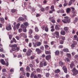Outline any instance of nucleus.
Segmentation results:
<instances>
[{
  "label": "nucleus",
  "instance_id": "24",
  "mask_svg": "<svg viewBox=\"0 0 78 78\" xmlns=\"http://www.w3.org/2000/svg\"><path fill=\"white\" fill-rule=\"evenodd\" d=\"M34 37L35 39H37V40H38L39 39V36L38 35H36L34 36Z\"/></svg>",
  "mask_w": 78,
  "mask_h": 78
},
{
  "label": "nucleus",
  "instance_id": "21",
  "mask_svg": "<svg viewBox=\"0 0 78 78\" xmlns=\"http://www.w3.org/2000/svg\"><path fill=\"white\" fill-rule=\"evenodd\" d=\"M55 73H60V72H61V71L59 69H57L55 70Z\"/></svg>",
  "mask_w": 78,
  "mask_h": 78
},
{
  "label": "nucleus",
  "instance_id": "57",
  "mask_svg": "<svg viewBox=\"0 0 78 78\" xmlns=\"http://www.w3.org/2000/svg\"><path fill=\"white\" fill-rule=\"evenodd\" d=\"M45 9H46V11H48L49 9V7L48 6H47L45 8Z\"/></svg>",
  "mask_w": 78,
  "mask_h": 78
},
{
  "label": "nucleus",
  "instance_id": "36",
  "mask_svg": "<svg viewBox=\"0 0 78 78\" xmlns=\"http://www.w3.org/2000/svg\"><path fill=\"white\" fill-rule=\"evenodd\" d=\"M23 24L26 27H28V24L27 22L23 23Z\"/></svg>",
  "mask_w": 78,
  "mask_h": 78
},
{
  "label": "nucleus",
  "instance_id": "8",
  "mask_svg": "<svg viewBox=\"0 0 78 78\" xmlns=\"http://www.w3.org/2000/svg\"><path fill=\"white\" fill-rule=\"evenodd\" d=\"M6 29L8 31H10L12 29L11 26L9 25L8 26L6 27Z\"/></svg>",
  "mask_w": 78,
  "mask_h": 78
},
{
  "label": "nucleus",
  "instance_id": "13",
  "mask_svg": "<svg viewBox=\"0 0 78 78\" xmlns=\"http://www.w3.org/2000/svg\"><path fill=\"white\" fill-rule=\"evenodd\" d=\"M43 62V64L44 66H46L47 65V62L45 61V59H43L42 61Z\"/></svg>",
  "mask_w": 78,
  "mask_h": 78
},
{
  "label": "nucleus",
  "instance_id": "58",
  "mask_svg": "<svg viewBox=\"0 0 78 78\" xmlns=\"http://www.w3.org/2000/svg\"><path fill=\"white\" fill-rule=\"evenodd\" d=\"M35 61H36L37 63H39V59L38 58L36 59Z\"/></svg>",
  "mask_w": 78,
  "mask_h": 78
},
{
  "label": "nucleus",
  "instance_id": "17",
  "mask_svg": "<svg viewBox=\"0 0 78 78\" xmlns=\"http://www.w3.org/2000/svg\"><path fill=\"white\" fill-rule=\"evenodd\" d=\"M1 22L3 24L5 23V19L3 18H1L0 19Z\"/></svg>",
  "mask_w": 78,
  "mask_h": 78
},
{
  "label": "nucleus",
  "instance_id": "37",
  "mask_svg": "<svg viewBox=\"0 0 78 78\" xmlns=\"http://www.w3.org/2000/svg\"><path fill=\"white\" fill-rule=\"evenodd\" d=\"M45 53L46 55H48V54H51L50 51H45Z\"/></svg>",
  "mask_w": 78,
  "mask_h": 78
},
{
  "label": "nucleus",
  "instance_id": "33",
  "mask_svg": "<svg viewBox=\"0 0 78 78\" xmlns=\"http://www.w3.org/2000/svg\"><path fill=\"white\" fill-rule=\"evenodd\" d=\"M63 51L64 52H69V49L67 48H64Z\"/></svg>",
  "mask_w": 78,
  "mask_h": 78
},
{
  "label": "nucleus",
  "instance_id": "51",
  "mask_svg": "<svg viewBox=\"0 0 78 78\" xmlns=\"http://www.w3.org/2000/svg\"><path fill=\"white\" fill-rule=\"evenodd\" d=\"M12 40L13 41V42H15V43H16V42H17L16 40V39H15L14 38H12Z\"/></svg>",
  "mask_w": 78,
  "mask_h": 78
},
{
  "label": "nucleus",
  "instance_id": "46",
  "mask_svg": "<svg viewBox=\"0 0 78 78\" xmlns=\"http://www.w3.org/2000/svg\"><path fill=\"white\" fill-rule=\"evenodd\" d=\"M40 49L41 50H44V47L43 46H41L40 47Z\"/></svg>",
  "mask_w": 78,
  "mask_h": 78
},
{
  "label": "nucleus",
  "instance_id": "56",
  "mask_svg": "<svg viewBox=\"0 0 78 78\" xmlns=\"http://www.w3.org/2000/svg\"><path fill=\"white\" fill-rule=\"evenodd\" d=\"M61 13H64L65 12L64 11V10L63 9H62L61 10H60Z\"/></svg>",
  "mask_w": 78,
  "mask_h": 78
},
{
  "label": "nucleus",
  "instance_id": "10",
  "mask_svg": "<svg viewBox=\"0 0 78 78\" xmlns=\"http://www.w3.org/2000/svg\"><path fill=\"white\" fill-rule=\"evenodd\" d=\"M60 27H61V26L59 25H55V30H60Z\"/></svg>",
  "mask_w": 78,
  "mask_h": 78
},
{
  "label": "nucleus",
  "instance_id": "15",
  "mask_svg": "<svg viewBox=\"0 0 78 78\" xmlns=\"http://www.w3.org/2000/svg\"><path fill=\"white\" fill-rule=\"evenodd\" d=\"M50 58H51V55H50L46 56L45 59L46 60H50Z\"/></svg>",
  "mask_w": 78,
  "mask_h": 78
},
{
  "label": "nucleus",
  "instance_id": "32",
  "mask_svg": "<svg viewBox=\"0 0 78 78\" xmlns=\"http://www.w3.org/2000/svg\"><path fill=\"white\" fill-rule=\"evenodd\" d=\"M55 7H54V5H52L51 7V10H52L53 11H55V10L54 9Z\"/></svg>",
  "mask_w": 78,
  "mask_h": 78
},
{
  "label": "nucleus",
  "instance_id": "5",
  "mask_svg": "<svg viewBox=\"0 0 78 78\" xmlns=\"http://www.w3.org/2000/svg\"><path fill=\"white\" fill-rule=\"evenodd\" d=\"M32 52V50H31L30 49H29L26 52L27 56H30Z\"/></svg>",
  "mask_w": 78,
  "mask_h": 78
},
{
  "label": "nucleus",
  "instance_id": "26",
  "mask_svg": "<svg viewBox=\"0 0 78 78\" xmlns=\"http://www.w3.org/2000/svg\"><path fill=\"white\" fill-rule=\"evenodd\" d=\"M26 70L27 72H30V68L29 66H27L26 67Z\"/></svg>",
  "mask_w": 78,
  "mask_h": 78
},
{
  "label": "nucleus",
  "instance_id": "2",
  "mask_svg": "<svg viewBox=\"0 0 78 78\" xmlns=\"http://www.w3.org/2000/svg\"><path fill=\"white\" fill-rule=\"evenodd\" d=\"M33 44H34V47H39L40 45H41V42L40 41H37L35 42L34 44V43L33 42Z\"/></svg>",
  "mask_w": 78,
  "mask_h": 78
},
{
  "label": "nucleus",
  "instance_id": "25",
  "mask_svg": "<svg viewBox=\"0 0 78 78\" xmlns=\"http://www.w3.org/2000/svg\"><path fill=\"white\" fill-rule=\"evenodd\" d=\"M18 20L19 21H23L24 20V18L22 17H20L19 18Z\"/></svg>",
  "mask_w": 78,
  "mask_h": 78
},
{
  "label": "nucleus",
  "instance_id": "60",
  "mask_svg": "<svg viewBox=\"0 0 78 78\" xmlns=\"http://www.w3.org/2000/svg\"><path fill=\"white\" fill-rule=\"evenodd\" d=\"M29 40L27 38L25 40V41L27 42V43H28V42Z\"/></svg>",
  "mask_w": 78,
  "mask_h": 78
},
{
  "label": "nucleus",
  "instance_id": "63",
  "mask_svg": "<svg viewBox=\"0 0 78 78\" xmlns=\"http://www.w3.org/2000/svg\"><path fill=\"white\" fill-rule=\"evenodd\" d=\"M27 50L26 49L24 48L23 50V51L25 53L26 52Z\"/></svg>",
  "mask_w": 78,
  "mask_h": 78
},
{
  "label": "nucleus",
  "instance_id": "1",
  "mask_svg": "<svg viewBox=\"0 0 78 78\" xmlns=\"http://www.w3.org/2000/svg\"><path fill=\"white\" fill-rule=\"evenodd\" d=\"M64 20H62V21L64 23H70V19L68 16H65L64 17Z\"/></svg>",
  "mask_w": 78,
  "mask_h": 78
},
{
  "label": "nucleus",
  "instance_id": "35",
  "mask_svg": "<svg viewBox=\"0 0 78 78\" xmlns=\"http://www.w3.org/2000/svg\"><path fill=\"white\" fill-rule=\"evenodd\" d=\"M34 30L35 31H36V32H38V31H39V29H38V27H36L35 28H34Z\"/></svg>",
  "mask_w": 78,
  "mask_h": 78
},
{
  "label": "nucleus",
  "instance_id": "31",
  "mask_svg": "<svg viewBox=\"0 0 78 78\" xmlns=\"http://www.w3.org/2000/svg\"><path fill=\"white\" fill-rule=\"evenodd\" d=\"M20 25V23H17L16 25V28L17 30L19 28V27Z\"/></svg>",
  "mask_w": 78,
  "mask_h": 78
},
{
  "label": "nucleus",
  "instance_id": "45",
  "mask_svg": "<svg viewBox=\"0 0 78 78\" xmlns=\"http://www.w3.org/2000/svg\"><path fill=\"white\" fill-rule=\"evenodd\" d=\"M11 12L12 13H14V12H16V10H15V9H12Z\"/></svg>",
  "mask_w": 78,
  "mask_h": 78
},
{
  "label": "nucleus",
  "instance_id": "54",
  "mask_svg": "<svg viewBox=\"0 0 78 78\" xmlns=\"http://www.w3.org/2000/svg\"><path fill=\"white\" fill-rule=\"evenodd\" d=\"M19 33H21L22 31V29L21 28L19 29L18 30Z\"/></svg>",
  "mask_w": 78,
  "mask_h": 78
},
{
  "label": "nucleus",
  "instance_id": "52",
  "mask_svg": "<svg viewBox=\"0 0 78 78\" xmlns=\"http://www.w3.org/2000/svg\"><path fill=\"white\" fill-rule=\"evenodd\" d=\"M37 72H41V69L40 68L37 69Z\"/></svg>",
  "mask_w": 78,
  "mask_h": 78
},
{
  "label": "nucleus",
  "instance_id": "16",
  "mask_svg": "<svg viewBox=\"0 0 78 78\" xmlns=\"http://www.w3.org/2000/svg\"><path fill=\"white\" fill-rule=\"evenodd\" d=\"M59 64L60 66H62L65 65V63L63 62L62 61H60L59 62Z\"/></svg>",
  "mask_w": 78,
  "mask_h": 78
},
{
  "label": "nucleus",
  "instance_id": "55",
  "mask_svg": "<svg viewBox=\"0 0 78 78\" xmlns=\"http://www.w3.org/2000/svg\"><path fill=\"white\" fill-rule=\"evenodd\" d=\"M32 46V44L31 43H30L29 44V47H31Z\"/></svg>",
  "mask_w": 78,
  "mask_h": 78
},
{
  "label": "nucleus",
  "instance_id": "42",
  "mask_svg": "<svg viewBox=\"0 0 78 78\" xmlns=\"http://www.w3.org/2000/svg\"><path fill=\"white\" fill-rule=\"evenodd\" d=\"M37 77L38 78H41L42 77V75L40 74H38L37 75Z\"/></svg>",
  "mask_w": 78,
  "mask_h": 78
},
{
  "label": "nucleus",
  "instance_id": "38",
  "mask_svg": "<svg viewBox=\"0 0 78 78\" xmlns=\"http://www.w3.org/2000/svg\"><path fill=\"white\" fill-rule=\"evenodd\" d=\"M55 77L56 78H59V75L58 74H56L55 75Z\"/></svg>",
  "mask_w": 78,
  "mask_h": 78
},
{
  "label": "nucleus",
  "instance_id": "50",
  "mask_svg": "<svg viewBox=\"0 0 78 78\" xmlns=\"http://www.w3.org/2000/svg\"><path fill=\"white\" fill-rule=\"evenodd\" d=\"M60 44H64V41L62 40H61L60 41Z\"/></svg>",
  "mask_w": 78,
  "mask_h": 78
},
{
  "label": "nucleus",
  "instance_id": "23",
  "mask_svg": "<svg viewBox=\"0 0 78 78\" xmlns=\"http://www.w3.org/2000/svg\"><path fill=\"white\" fill-rule=\"evenodd\" d=\"M61 35H65L66 34V32L64 30H62L60 32Z\"/></svg>",
  "mask_w": 78,
  "mask_h": 78
},
{
  "label": "nucleus",
  "instance_id": "20",
  "mask_svg": "<svg viewBox=\"0 0 78 78\" xmlns=\"http://www.w3.org/2000/svg\"><path fill=\"white\" fill-rule=\"evenodd\" d=\"M55 54L56 56H58L59 55V51L58 50H56L55 52Z\"/></svg>",
  "mask_w": 78,
  "mask_h": 78
},
{
  "label": "nucleus",
  "instance_id": "4",
  "mask_svg": "<svg viewBox=\"0 0 78 78\" xmlns=\"http://www.w3.org/2000/svg\"><path fill=\"white\" fill-rule=\"evenodd\" d=\"M21 28H22L23 30V31L24 33H27L26 27H25L23 24H22L20 26Z\"/></svg>",
  "mask_w": 78,
  "mask_h": 78
},
{
  "label": "nucleus",
  "instance_id": "40",
  "mask_svg": "<svg viewBox=\"0 0 78 78\" xmlns=\"http://www.w3.org/2000/svg\"><path fill=\"white\" fill-rule=\"evenodd\" d=\"M73 38H74V40H76V39L77 38L78 36H77V35H76L74 36Z\"/></svg>",
  "mask_w": 78,
  "mask_h": 78
},
{
  "label": "nucleus",
  "instance_id": "34",
  "mask_svg": "<svg viewBox=\"0 0 78 78\" xmlns=\"http://www.w3.org/2000/svg\"><path fill=\"white\" fill-rule=\"evenodd\" d=\"M43 67V62H40V67Z\"/></svg>",
  "mask_w": 78,
  "mask_h": 78
},
{
  "label": "nucleus",
  "instance_id": "14",
  "mask_svg": "<svg viewBox=\"0 0 78 78\" xmlns=\"http://www.w3.org/2000/svg\"><path fill=\"white\" fill-rule=\"evenodd\" d=\"M35 73H36V71H34L31 74L30 76V78H33Z\"/></svg>",
  "mask_w": 78,
  "mask_h": 78
},
{
  "label": "nucleus",
  "instance_id": "47",
  "mask_svg": "<svg viewBox=\"0 0 78 78\" xmlns=\"http://www.w3.org/2000/svg\"><path fill=\"white\" fill-rule=\"evenodd\" d=\"M45 26L44 25H43V26H42L41 27V28L43 30H44V29H45Z\"/></svg>",
  "mask_w": 78,
  "mask_h": 78
},
{
  "label": "nucleus",
  "instance_id": "27",
  "mask_svg": "<svg viewBox=\"0 0 78 78\" xmlns=\"http://www.w3.org/2000/svg\"><path fill=\"white\" fill-rule=\"evenodd\" d=\"M70 8L72 10V12H73V13H74V14H75L76 12H75V11H75V8H74L73 7H71Z\"/></svg>",
  "mask_w": 78,
  "mask_h": 78
},
{
  "label": "nucleus",
  "instance_id": "48",
  "mask_svg": "<svg viewBox=\"0 0 78 78\" xmlns=\"http://www.w3.org/2000/svg\"><path fill=\"white\" fill-rule=\"evenodd\" d=\"M49 75H50V74H49V73H46V77H48Z\"/></svg>",
  "mask_w": 78,
  "mask_h": 78
},
{
  "label": "nucleus",
  "instance_id": "12",
  "mask_svg": "<svg viewBox=\"0 0 78 78\" xmlns=\"http://www.w3.org/2000/svg\"><path fill=\"white\" fill-rule=\"evenodd\" d=\"M33 33V30L32 29H30L29 30L28 34L31 35Z\"/></svg>",
  "mask_w": 78,
  "mask_h": 78
},
{
  "label": "nucleus",
  "instance_id": "11",
  "mask_svg": "<svg viewBox=\"0 0 78 78\" xmlns=\"http://www.w3.org/2000/svg\"><path fill=\"white\" fill-rule=\"evenodd\" d=\"M36 51L37 52V54H40V53H42V51L39 48H36Z\"/></svg>",
  "mask_w": 78,
  "mask_h": 78
},
{
  "label": "nucleus",
  "instance_id": "64",
  "mask_svg": "<svg viewBox=\"0 0 78 78\" xmlns=\"http://www.w3.org/2000/svg\"><path fill=\"white\" fill-rule=\"evenodd\" d=\"M15 37L17 39V40H19V37L16 36Z\"/></svg>",
  "mask_w": 78,
  "mask_h": 78
},
{
  "label": "nucleus",
  "instance_id": "7",
  "mask_svg": "<svg viewBox=\"0 0 78 78\" xmlns=\"http://www.w3.org/2000/svg\"><path fill=\"white\" fill-rule=\"evenodd\" d=\"M62 69L65 73H67V69L66 66H63L62 67Z\"/></svg>",
  "mask_w": 78,
  "mask_h": 78
},
{
  "label": "nucleus",
  "instance_id": "44",
  "mask_svg": "<svg viewBox=\"0 0 78 78\" xmlns=\"http://www.w3.org/2000/svg\"><path fill=\"white\" fill-rule=\"evenodd\" d=\"M73 44L74 45H76L77 44V42L76 41H73Z\"/></svg>",
  "mask_w": 78,
  "mask_h": 78
},
{
  "label": "nucleus",
  "instance_id": "49",
  "mask_svg": "<svg viewBox=\"0 0 78 78\" xmlns=\"http://www.w3.org/2000/svg\"><path fill=\"white\" fill-rule=\"evenodd\" d=\"M66 61L67 62H69L70 61V60H69V59L68 58H66V59H65V61L66 62Z\"/></svg>",
  "mask_w": 78,
  "mask_h": 78
},
{
  "label": "nucleus",
  "instance_id": "6",
  "mask_svg": "<svg viewBox=\"0 0 78 78\" xmlns=\"http://www.w3.org/2000/svg\"><path fill=\"white\" fill-rule=\"evenodd\" d=\"M49 19L50 20V21H51L52 23H55L56 22L55 20V19H54V17H50L49 18Z\"/></svg>",
  "mask_w": 78,
  "mask_h": 78
},
{
  "label": "nucleus",
  "instance_id": "62",
  "mask_svg": "<svg viewBox=\"0 0 78 78\" xmlns=\"http://www.w3.org/2000/svg\"><path fill=\"white\" fill-rule=\"evenodd\" d=\"M20 71H22V72H23V68L21 67L20 68Z\"/></svg>",
  "mask_w": 78,
  "mask_h": 78
},
{
  "label": "nucleus",
  "instance_id": "43",
  "mask_svg": "<svg viewBox=\"0 0 78 78\" xmlns=\"http://www.w3.org/2000/svg\"><path fill=\"white\" fill-rule=\"evenodd\" d=\"M74 58L77 59V60H78V55H76L74 56Z\"/></svg>",
  "mask_w": 78,
  "mask_h": 78
},
{
  "label": "nucleus",
  "instance_id": "59",
  "mask_svg": "<svg viewBox=\"0 0 78 78\" xmlns=\"http://www.w3.org/2000/svg\"><path fill=\"white\" fill-rule=\"evenodd\" d=\"M77 21H78V18H75V20H74L75 22H77Z\"/></svg>",
  "mask_w": 78,
  "mask_h": 78
},
{
  "label": "nucleus",
  "instance_id": "41",
  "mask_svg": "<svg viewBox=\"0 0 78 78\" xmlns=\"http://www.w3.org/2000/svg\"><path fill=\"white\" fill-rule=\"evenodd\" d=\"M66 56L69 58H70L71 57V54L69 53H67Z\"/></svg>",
  "mask_w": 78,
  "mask_h": 78
},
{
  "label": "nucleus",
  "instance_id": "39",
  "mask_svg": "<svg viewBox=\"0 0 78 78\" xmlns=\"http://www.w3.org/2000/svg\"><path fill=\"white\" fill-rule=\"evenodd\" d=\"M34 58H35V56L34 55H33L30 57V59L33 60V59H34Z\"/></svg>",
  "mask_w": 78,
  "mask_h": 78
},
{
  "label": "nucleus",
  "instance_id": "3",
  "mask_svg": "<svg viewBox=\"0 0 78 78\" xmlns=\"http://www.w3.org/2000/svg\"><path fill=\"white\" fill-rule=\"evenodd\" d=\"M72 72L73 73V75L75 76L78 74V70H76L75 68H74L72 70Z\"/></svg>",
  "mask_w": 78,
  "mask_h": 78
},
{
  "label": "nucleus",
  "instance_id": "61",
  "mask_svg": "<svg viewBox=\"0 0 78 78\" xmlns=\"http://www.w3.org/2000/svg\"><path fill=\"white\" fill-rule=\"evenodd\" d=\"M41 11H42V12H44L45 11V10H44V8H41Z\"/></svg>",
  "mask_w": 78,
  "mask_h": 78
},
{
  "label": "nucleus",
  "instance_id": "18",
  "mask_svg": "<svg viewBox=\"0 0 78 78\" xmlns=\"http://www.w3.org/2000/svg\"><path fill=\"white\" fill-rule=\"evenodd\" d=\"M70 67L71 69H72L73 67H75V64L73 63H71V64H70Z\"/></svg>",
  "mask_w": 78,
  "mask_h": 78
},
{
  "label": "nucleus",
  "instance_id": "22",
  "mask_svg": "<svg viewBox=\"0 0 78 78\" xmlns=\"http://www.w3.org/2000/svg\"><path fill=\"white\" fill-rule=\"evenodd\" d=\"M64 30L65 31H66V33L69 32V31H68V30H69V27H65L64 28Z\"/></svg>",
  "mask_w": 78,
  "mask_h": 78
},
{
  "label": "nucleus",
  "instance_id": "30",
  "mask_svg": "<svg viewBox=\"0 0 78 78\" xmlns=\"http://www.w3.org/2000/svg\"><path fill=\"white\" fill-rule=\"evenodd\" d=\"M17 47V44H12L11 46V47L12 48H13V47H14L15 48H16Z\"/></svg>",
  "mask_w": 78,
  "mask_h": 78
},
{
  "label": "nucleus",
  "instance_id": "29",
  "mask_svg": "<svg viewBox=\"0 0 78 78\" xmlns=\"http://www.w3.org/2000/svg\"><path fill=\"white\" fill-rule=\"evenodd\" d=\"M44 30L46 32H48V27L46 26L44 28Z\"/></svg>",
  "mask_w": 78,
  "mask_h": 78
},
{
  "label": "nucleus",
  "instance_id": "53",
  "mask_svg": "<svg viewBox=\"0 0 78 78\" xmlns=\"http://www.w3.org/2000/svg\"><path fill=\"white\" fill-rule=\"evenodd\" d=\"M26 76L27 77H29V76H30V73H27Z\"/></svg>",
  "mask_w": 78,
  "mask_h": 78
},
{
  "label": "nucleus",
  "instance_id": "19",
  "mask_svg": "<svg viewBox=\"0 0 78 78\" xmlns=\"http://www.w3.org/2000/svg\"><path fill=\"white\" fill-rule=\"evenodd\" d=\"M1 62L2 65H6V63L5 62V61H4L3 59H2L1 60Z\"/></svg>",
  "mask_w": 78,
  "mask_h": 78
},
{
  "label": "nucleus",
  "instance_id": "28",
  "mask_svg": "<svg viewBox=\"0 0 78 78\" xmlns=\"http://www.w3.org/2000/svg\"><path fill=\"white\" fill-rule=\"evenodd\" d=\"M71 9L70 8H68L66 10V12L67 13H69V12H70Z\"/></svg>",
  "mask_w": 78,
  "mask_h": 78
},
{
  "label": "nucleus",
  "instance_id": "9",
  "mask_svg": "<svg viewBox=\"0 0 78 78\" xmlns=\"http://www.w3.org/2000/svg\"><path fill=\"white\" fill-rule=\"evenodd\" d=\"M75 0H70V1L68 3V5L70 6V5H71L72 3H75Z\"/></svg>",
  "mask_w": 78,
  "mask_h": 78
}]
</instances>
